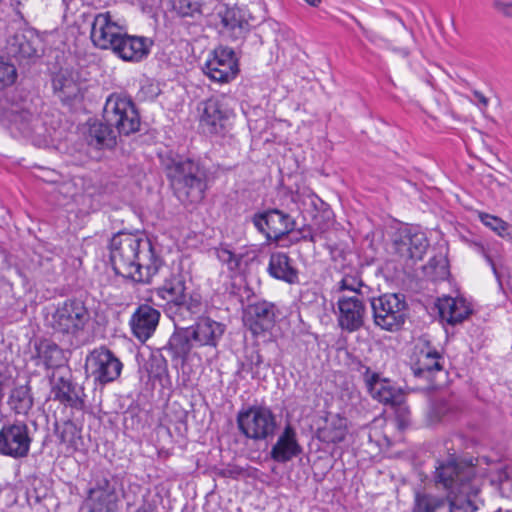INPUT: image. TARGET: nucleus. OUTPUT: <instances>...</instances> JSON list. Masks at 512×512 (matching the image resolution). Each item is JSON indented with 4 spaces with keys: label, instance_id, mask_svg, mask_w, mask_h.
<instances>
[{
    "label": "nucleus",
    "instance_id": "603ef678",
    "mask_svg": "<svg viewBox=\"0 0 512 512\" xmlns=\"http://www.w3.org/2000/svg\"><path fill=\"white\" fill-rule=\"evenodd\" d=\"M135 512H152L150 506L142 505Z\"/></svg>",
    "mask_w": 512,
    "mask_h": 512
},
{
    "label": "nucleus",
    "instance_id": "c756f323",
    "mask_svg": "<svg viewBox=\"0 0 512 512\" xmlns=\"http://www.w3.org/2000/svg\"><path fill=\"white\" fill-rule=\"evenodd\" d=\"M35 41L31 33L29 35L24 32L16 33L8 41V51L16 58H31L37 53Z\"/></svg>",
    "mask_w": 512,
    "mask_h": 512
},
{
    "label": "nucleus",
    "instance_id": "a19ab883",
    "mask_svg": "<svg viewBox=\"0 0 512 512\" xmlns=\"http://www.w3.org/2000/svg\"><path fill=\"white\" fill-rule=\"evenodd\" d=\"M216 256L222 264L227 265L230 271L238 270L243 258L242 255L233 253L227 247L216 248Z\"/></svg>",
    "mask_w": 512,
    "mask_h": 512
},
{
    "label": "nucleus",
    "instance_id": "4be33fe9",
    "mask_svg": "<svg viewBox=\"0 0 512 512\" xmlns=\"http://www.w3.org/2000/svg\"><path fill=\"white\" fill-rule=\"evenodd\" d=\"M348 433V419L340 414L329 413L322 426L317 429V438L326 444H337L345 440Z\"/></svg>",
    "mask_w": 512,
    "mask_h": 512
},
{
    "label": "nucleus",
    "instance_id": "79ce46f5",
    "mask_svg": "<svg viewBox=\"0 0 512 512\" xmlns=\"http://www.w3.org/2000/svg\"><path fill=\"white\" fill-rule=\"evenodd\" d=\"M364 286L361 279L357 276L345 275L339 282V291H351L354 295L359 296L361 294V288Z\"/></svg>",
    "mask_w": 512,
    "mask_h": 512
},
{
    "label": "nucleus",
    "instance_id": "b1692460",
    "mask_svg": "<svg viewBox=\"0 0 512 512\" xmlns=\"http://www.w3.org/2000/svg\"><path fill=\"white\" fill-rule=\"evenodd\" d=\"M190 328L198 346L216 347L218 340L224 333V326L208 317L200 318Z\"/></svg>",
    "mask_w": 512,
    "mask_h": 512
},
{
    "label": "nucleus",
    "instance_id": "3c124183",
    "mask_svg": "<svg viewBox=\"0 0 512 512\" xmlns=\"http://www.w3.org/2000/svg\"><path fill=\"white\" fill-rule=\"evenodd\" d=\"M487 261L489 262V264L491 265L492 267V270H493V273L494 275L496 276V278L498 279V281H500V275H499V272L495 266V264L493 263L492 259L488 256V255H485Z\"/></svg>",
    "mask_w": 512,
    "mask_h": 512
},
{
    "label": "nucleus",
    "instance_id": "2f4dec72",
    "mask_svg": "<svg viewBox=\"0 0 512 512\" xmlns=\"http://www.w3.org/2000/svg\"><path fill=\"white\" fill-rule=\"evenodd\" d=\"M364 380L373 398L384 403L391 400L392 394L387 389L386 382L381 381L379 375L371 372L369 367H365Z\"/></svg>",
    "mask_w": 512,
    "mask_h": 512
},
{
    "label": "nucleus",
    "instance_id": "de8ad7c7",
    "mask_svg": "<svg viewBox=\"0 0 512 512\" xmlns=\"http://www.w3.org/2000/svg\"><path fill=\"white\" fill-rule=\"evenodd\" d=\"M448 410H449V405L446 400L441 399L435 403L434 411L438 417L445 416L448 413Z\"/></svg>",
    "mask_w": 512,
    "mask_h": 512
},
{
    "label": "nucleus",
    "instance_id": "37998d69",
    "mask_svg": "<svg viewBox=\"0 0 512 512\" xmlns=\"http://www.w3.org/2000/svg\"><path fill=\"white\" fill-rule=\"evenodd\" d=\"M146 370L150 378L160 379L166 371V361L164 359H153L146 364Z\"/></svg>",
    "mask_w": 512,
    "mask_h": 512
},
{
    "label": "nucleus",
    "instance_id": "4c0bfd02",
    "mask_svg": "<svg viewBox=\"0 0 512 512\" xmlns=\"http://www.w3.org/2000/svg\"><path fill=\"white\" fill-rule=\"evenodd\" d=\"M172 7L180 17H195L201 14V4L198 0H172Z\"/></svg>",
    "mask_w": 512,
    "mask_h": 512
},
{
    "label": "nucleus",
    "instance_id": "f704fd0d",
    "mask_svg": "<svg viewBox=\"0 0 512 512\" xmlns=\"http://www.w3.org/2000/svg\"><path fill=\"white\" fill-rule=\"evenodd\" d=\"M55 434L60 443L73 446L79 437V430L74 422L68 420L55 425Z\"/></svg>",
    "mask_w": 512,
    "mask_h": 512
},
{
    "label": "nucleus",
    "instance_id": "c9c22d12",
    "mask_svg": "<svg viewBox=\"0 0 512 512\" xmlns=\"http://www.w3.org/2000/svg\"><path fill=\"white\" fill-rule=\"evenodd\" d=\"M264 365V360L259 350L251 349L247 351L245 359L242 362V370L250 373L252 378H260V368Z\"/></svg>",
    "mask_w": 512,
    "mask_h": 512
},
{
    "label": "nucleus",
    "instance_id": "20e7f679",
    "mask_svg": "<svg viewBox=\"0 0 512 512\" xmlns=\"http://www.w3.org/2000/svg\"><path fill=\"white\" fill-rule=\"evenodd\" d=\"M90 319V312L83 301L67 299L46 314L45 322L54 334L77 338L84 332Z\"/></svg>",
    "mask_w": 512,
    "mask_h": 512
},
{
    "label": "nucleus",
    "instance_id": "c03bdc74",
    "mask_svg": "<svg viewBox=\"0 0 512 512\" xmlns=\"http://www.w3.org/2000/svg\"><path fill=\"white\" fill-rule=\"evenodd\" d=\"M34 115L28 111H21L19 113H16L14 116L13 121L16 124H19L20 126H23V131L28 132L29 123L33 120Z\"/></svg>",
    "mask_w": 512,
    "mask_h": 512
},
{
    "label": "nucleus",
    "instance_id": "ddd939ff",
    "mask_svg": "<svg viewBox=\"0 0 512 512\" xmlns=\"http://www.w3.org/2000/svg\"><path fill=\"white\" fill-rule=\"evenodd\" d=\"M252 222L257 230L265 235L268 241L273 240L276 242L289 234L295 225L293 218L279 209H270L263 213L255 214Z\"/></svg>",
    "mask_w": 512,
    "mask_h": 512
},
{
    "label": "nucleus",
    "instance_id": "ea45409f",
    "mask_svg": "<svg viewBox=\"0 0 512 512\" xmlns=\"http://www.w3.org/2000/svg\"><path fill=\"white\" fill-rule=\"evenodd\" d=\"M216 475L222 478H231L234 480H239L242 478L251 477V468L241 467L236 464H228L222 468L216 470Z\"/></svg>",
    "mask_w": 512,
    "mask_h": 512
},
{
    "label": "nucleus",
    "instance_id": "a211bd4d",
    "mask_svg": "<svg viewBox=\"0 0 512 512\" xmlns=\"http://www.w3.org/2000/svg\"><path fill=\"white\" fill-rule=\"evenodd\" d=\"M273 303L260 301L247 306L244 311V325L254 336L261 335L273 328L276 318Z\"/></svg>",
    "mask_w": 512,
    "mask_h": 512
},
{
    "label": "nucleus",
    "instance_id": "423d86ee",
    "mask_svg": "<svg viewBox=\"0 0 512 512\" xmlns=\"http://www.w3.org/2000/svg\"><path fill=\"white\" fill-rule=\"evenodd\" d=\"M156 295L164 302L168 310L188 311L198 314L202 310V302L198 295L186 292L185 279L180 273H171L162 285L156 289Z\"/></svg>",
    "mask_w": 512,
    "mask_h": 512
},
{
    "label": "nucleus",
    "instance_id": "49530a36",
    "mask_svg": "<svg viewBox=\"0 0 512 512\" xmlns=\"http://www.w3.org/2000/svg\"><path fill=\"white\" fill-rule=\"evenodd\" d=\"M494 9L504 15L505 17H512V1L505 2L501 0H495L493 2Z\"/></svg>",
    "mask_w": 512,
    "mask_h": 512
},
{
    "label": "nucleus",
    "instance_id": "6ab92c4d",
    "mask_svg": "<svg viewBox=\"0 0 512 512\" xmlns=\"http://www.w3.org/2000/svg\"><path fill=\"white\" fill-rule=\"evenodd\" d=\"M151 45L148 38L128 35L125 30L111 51L124 61L139 62L148 56Z\"/></svg>",
    "mask_w": 512,
    "mask_h": 512
},
{
    "label": "nucleus",
    "instance_id": "6e6552de",
    "mask_svg": "<svg viewBox=\"0 0 512 512\" xmlns=\"http://www.w3.org/2000/svg\"><path fill=\"white\" fill-rule=\"evenodd\" d=\"M119 501L117 479L109 473L95 474L85 500L88 512H116Z\"/></svg>",
    "mask_w": 512,
    "mask_h": 512
},
{
    "label": "nucleus",
    "instance_id": "58836bf2",
    "mask_svg": "<svg viewBox=\"0 0 512 512\" xmlns=\"http://www.w3.org/2000/svg\"><path fill=\"white\" fill-rule=\"evenodd\" d=\"M17 76L15 65L3 57H0V92L12 86Z\"/></svg>",
    "mask_w": 512,
    "mask_h": 512
},
{
    "label": "nucleus",
    "instance_id": "cd10ccee",
    "mask_svg": "<svg viewBox=\"0 0 512 512\" xmlns=\"http://www.w3.org/2000/svg\"><path fill=\"white\" fill-rule=\"evenodd\" d=\"M222 34L232 40L244 38L248 31V22L238 8L227 9L221 19Z\"/></svg>",
    "mask_w": 512,
    "mask_h": 512
},
{
    "label": "nucleus",
    "instance_id": "6e6d98bb",
    "mask_svg": "<svg viewBox=\"0 0 512 512\" xmlns=\"http://www.w3.org/2000/svg\"><path fill=\"white\" fill-rule=\"evenodd\" d=\"M448 272H447V268H446V265H443L442 266V276L446 275Z\"/></svg>",
    "mask_w": 512,
    "mask_h": 512
},
{
    "label": "nucleus",
    "instance_id": "a878e982",
    "mask_svg": "<svg viewBox=\"0 0 512 512\" xmlns=\"http://www.w3.org/2000/svg\"><path fill=\"white\" fill-rule=\"evenodd\" d=\"M195 346L198 345L194 340L191 328H176L169 338L166 349L173 358L185 360Z\"/></svg>",
    "mask_w": 512,
    "mask_h": 512
},
{
    "label": "nucleus",
    "instance_id": "aec40b11",
    "mask_svg": "<svg viewBox=\"0 0 512 512\" xmlns=\"http://www.w3.org/2000/svg\"><path fill=\"white\" fill-rule=\"evenodd\" d=\"M160 319V312L146 304L140 305L132 314L130 326L133 335L142 343L155 332Z\"/></svg>",
    "mask_w": 512,
    "mask_h": 512
},
{
    "label": "nucleus",
    "instance_id": "5fc2aeb1",
    "mask_svg": "<svg viewBox=\"0 0 512 512\" xmlns=\"http://www.w3.org/2000/svg\"><path fill=\"white\" fill-rule=\"evenodd\" d=\"M303 239H308V240H310L311 242H315V237H314V235H313V234H311V233H310V234H308V235H306V234H305V235H303Z\"/></svg>",
    "mask_w": 512,
    "mask_h": 512
},
{
    "label": "nucleus",
    "instance_id": "7ed1b4c3",
    "mask_svg": "<svg viewBox=\"0 0 512 512\" xmlns=\"http://www.w3.org/2000/svg\"><path fill=\"white\" fill-rule=\"evenodd\" d=\"M162 164L175 196L184 205L200 203L208 187V171L198 161L166 155Z\"/></svg>",
    "mask_w": 512,
    "mask_h": 512
},
{
    "label": "nucleus",
    "instance_id": "f03ea898",
    "mask_svg": "<svg viewBox=\"0 0 512 512\" xmlns=\"http://www.w3.org/2000/svg\"><path fill=\"white\" fill-rule=\"evenodd\" d=\"M110 261L117 275L139 283H149L163 264L149 238L125 232L112 237Z\"/></svg>",
    "mask_w": 512,
    "mask_h": 512
},
{
    "label": "nucleus",
    "instance_id": "c85d7f7f",
    "mask_svg": "<svg viewBox=\"0 0 512 512\" xmlns=\"http://www.w3.org/2000/svg\"><path fill=\"white\" fill-rule=\"evenodd\" d=\"M88 143L96 148H113L117 143V131L106 121L94 122L89 126Z\"/></svg>",
    "mask_w": 512,
    "mask_h": 512
},
{
    "label": "nucleus",
    "instance_id": "39448f33",
    "mask_svg": "<svg viewBox=\"0 0 512 512\" xmlns=\"http://www.w3.org/2000/svg\"><path fill=\"white\" fill-rule=\"evenodd\" d=\"M103 120L118 134L130 135L139 131L141 120L135 103L126 95L111 94L104 105Z\"/></svg>",
    "mask_w": 512,
    "mask_h": 512
},
{
    "label": "nucleus",
    "instance_id": "f8f14e48",
    "mask_svg": "<svg viewBox=\"0 0 512 512\" xmlns=\"http://www.w3.org/2000/svg\"><path fill=\"white\" fill-rule=\"evenodd\" d=\"M121 361L105 347L94 349L86 358V368L95 381L107 384L116 380L122 370Z\"/></svg>",
    "mask_w": 512,
    "mask_h": 512
},
{
    "label": "nucleus",
    "instance_id": "1a4fd4ad",
    "mask_svg": "<svg viewBox=\"0 0 512 512\" xmlns=\"http://www.w3.org/2000/svg\"><path fill=\"white\" fill-rule=\"evenodd\" d=\"M240 432L247 438L259 441L273 437L277 428L276 416L267 407L252 406L237 416Z\"/></svg>",
    "mask_w": 512,
    "mask_h": 512
},
{
    "label": "nucleus",
    "instance_id": "393cba45",
    "mask_svg": "<svg viewBox=\"0 0 512 512\" xmlns=\"http://www.w3.org/2000/svg\"><path fill=\"white\" fill-rule=\"evenodd\" d=\"M268 272L273 278L289 284L298 282V271L292 266L291 259L284 252H274L271 254Z\"/></svg>",
    "mask_w": 512,
    "mask_h": 512
},
{
    "label": "nucleus",
    "instance_id": "a18cd8bd",
    "mask_svg": "<svg viewBox=\"0 0 512 512\" xmlns=\"http://www.w3.org/2000/svg\"><path fill=\"white\" fill-rule=\"evenodd\" d=\"M58 80H55L54 81V88L56 90H58ZM76 90H77V87L75 84H73L72 82H69L68 84H65V85H62L60 88H59V91L61 93L60 97L62 99H71L73 98L75 95H76Z\"/></svg>",
    "mask_w": 512,
    "mask_h": 512
},
{
    "label": "nucleus",
    "instance_id": "473e14b6",
    "mask_svg": "<svg viewBox=\"0 0 512 512\" xmlns=\"http://www.w3.org/2000/svg\"><path fill=\"white\" fill-rule=\"evenodd\" d=\"M479 219L497 235L512 242V226L509 223L497 216L483 212L479 213Z\"/></svg>",
    "mask_w": 512,
    "mask_h": 512
},
{
    "label": "nucleus",
    "instance_id": "f257e3e1",
    "mask_svg": "<svg viewBox=\"0 0 512 512\" xmlns=\"http://www.w3.org/2000/svg\"><path fill=\"white\" fill-rule=\"evenodd\" d=\"M435 480L447 491V496L416 492L412 512H476L479 509L482 480L473 465L450 459L436 468Z\"/></svg>",
    "mask_w": 512,
    "mask_h": 512
},
{
    "label": "nucleus",
    "instance_id": "72a5a7b5",
    "mask_svg": "<svg viewBox=\"0 0 512 512\" xmlns=\"http://www.w3.org/2000/svg\"><path fill=\"white\" fill-rule=\"evenodd\" d=\"M38 357L43 361L47 368H53L59 365L62 351L54 343L44 341L37 347Z\"/></svg>",
    "mask_w": 512,
    "mask_h": 512
},
{
    "label": "nucleus",
    "instance_id": "4468645a",
    "mask_svg": "<svg viewBox=\"0 0 512 512\" xmlns=\"http://www.w3.org/2000/svg\"><path fill=\"white\" fill-rule=\"evenodd\" d=\"M203 72L214 82L228 83L233 80L239 72L233 49L222 46L216 48L213 56L204 64Z\"/></svg>",
    "mask_w": 512,
    "mask_h": 512
},
{
    "label": "nucleus",
    "instance_id": "9d476101",
    "mask_svg": "<svg viewBox=\"0 0 512 512\" xmlns=\"http://www.w3.org/2000/svg\"><path fill=\"white\" fill-rule=\"evenodd\" d=\"M32 438L28 426L23 422L6 424L0 430V454L14 459L29 454Z\"/></svg>",
    "mask_w": 512,
    "mask_h": 512
},
{
    "label": "nucleus",
    "instance_id": "e433bc0d",
    "mask_svg": "<svg viewBox=\"0 0 512 512\" xmlns=\"http://www.w3.org/2000/svg\"><path fill=\"white\" fill-rule=\"evenodd\" d=\"M55 399L62 403L76 407L79 402L78 396L74 393V387L69 381L60 380V384L54 388Z\"/></svg>",
    "mask_w": 512,
    "mask_h": 512
},
{
    "label": "nucleus",
    "instance_id": "dca6fc26",
    "mask_svg": "<svg viewBox=\"0 0 512 512\" xmlns=\"http://www.w3.org/2000/svg\"><path fill=\"white\" fill-rule=\"evenodd\" d=\"M338 326L346 332L353 333L360 330L365 323L366 305L357 295L341 296L337 301Z\"/></svg>",
    "mask_w": 512,
    "mask_h": 512
},
{
    "label": "nucleus",
    "instance_id": "09e8293b",
    "mask_svg": "<svg viewBox=\"0 0 512 512\" xmlns=\"http://www.w3.org/2000/svg\"><path fill=\"white\" fill-rule=\"evenodd\" d=\"M473 95L484 108L488 106L489 100L482 92L474 90Z\"/></svg>",
    "mask_w": 512,
    "mask_h": 512
},
{
    "label": "nucleus",
    "instance_id": "5701e85b",
    "mask_svg": "<svg viewBox=\"0 0 512 512\" xmlns=\"http://www.w3.org/2000/svg\"><path fill=\"white\" fill-rule=\"evenodd\" d=\"M437 307L441 319L450 325L463 322L472 312L470 306L463 298H440Z\"/></svg>",
    "mask_w": 512,
    "mask_h": 512
},
{
    "label": "nucleus",
    "instance_id": "864d4df0",
    "mask_svg": "<svg viewBox=\"0 0 512 512\" xmlns=\"http://www.w3.org/2000/svg\"><path fill=\"white\" fill-rule=\"evenodd\" d=\"M305 2L312 7H317L321 3V0H305Z\"/></svg>",
    "mask_w": 512,
    "mask_h": 512
},
{
    "label": "nucleus",
    "instance_id": "0eeeda50",
    "mask_svg": "<svg viewBox=\"0 0 512 512\" xmlns=\"http://www.w3.org/2000/svg\"><path fill=\"white\" fill-rule=\"evenodd\" d=\"M373 320L376 326L387 331H397L405 323L407 303L402 294L387 293L371 299Z\"/></svg>",
    "mask_w": 512,
    "mask_h": 512
},
{
    "label": "nucleus",
    "instance_id": "7c9ffc66",
    "mask_svg": "<svg viewBox=\"0 0 512 512\" xmlns=\"http://www.w3.org/2000/svg\"><path fill=\"white\" fill-rule=\"evenodd\" d=\"M8 404L15 413L27 414L33 406L30 387L28 385H20L13 388L9 396Z\"/></svg>",
    "mask_w": 512,
    "mask_h": 512
},
{
    "label": "nucleus",
    "instance_id": "412c9836",
    "mask_svg": "<svg viewBox=\"0 0 512 512\" xmlns=\"http://www.w3.org/2000/svg\"><path fill=\"white\" fill-rule=\"evenodd\" d=\"M302 453L296 430L287 424L272 446L270 457L278 463H286Z\"/></svg>",
    "mask_w": 512,
    "mask_h": 512
},
{
    "label": "nucleus",
    "instance_id": "bb28decb",
    "mask_svg": "<svg viewBox=\"0 0 512 512\" xmlns=\"http://www.w3.org/2000/svg\"><path fill=\"white\" fill-rule=\"evenodd\" d=\"M441 355L436 349L430 347L421 348L416 353V361L412 365V370L417 377H426L435 371H441Z\"/></svg>",
    "mask_w": 512,
    "mask_h": 512
},
{
    "label": "nucleus",
    "instance_id": "2eb2a0df",
    "mask_svg": "<svg viewBox=\"0 0 512 512\" xmlns=\"http://www.w3.org/2000/svg\"><path fill=\"white\" fill-rule=\"evenodd\" d=\"M125 30L109 11L98 13L92 22L91 40L96 47L111 50Z\"/></svg>",
    "mask_w": 512,
    "mask_h": 512
},
{
    "label": "nucleus",
    "instance_id": "8fccbe9b",
    "mask_svg": "<svg viewBox=\"0 0 512 512\" xmlns=\"http://www.w3.org/2000/svg\"><path fill=\"white\" fill-rule=\"evenodd\" d=\"M356 23L358 25V27L361 29L362 33L364 34V36L368 39H371L372 38V34L369 30H367L360 21L356 20Z\"/></svg>",
    "mask_w": 512,
    "mask_h": 512
},
{
    "label": "nucleus",
    "instance_id": "f3484780",
    "mask_svg": "<svg viewBox=\"0 0 512 512\" xmlns=\"http://www.w3.org/2000/svg\"><path fill=\"white\" fill-rule=\"evenodd\" d=\"M227 100V97L222 95L211 97L204 102L200 122L208 133L219 134L224 131L226 122L233 113Z\"/></svg>",
    "mask_w": 512,
    "mask_h": 512
},
{
    "label": "nucleus",
    "instance_id": "9b49d317",
    "mask_svg": "<svg viewBox=\"0 0 512 512\" xmlns=\"http://www.w3.org/2000/svg\"><path fill=\"white\" fill-rule=\"evenodd\" d=\"M429 246L424 232L405 227L400 229L393 238L392 249L403 261L421 260Z\"/></svg>",
    "mask_w": 512,
    "mask_h": 512
}]
</instances>
